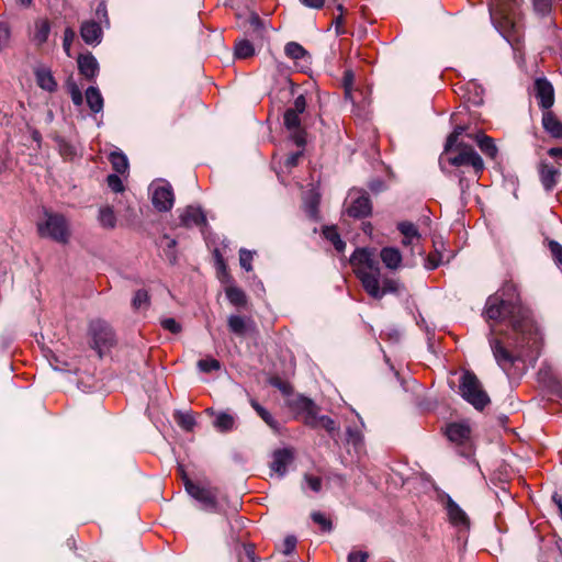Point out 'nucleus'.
<instances>
[{
	"instance_id": "obj_1",
	"label": "nucleus",
	"mask_w": 562,
	"mask_h": 562,
	"mask_svg": "<svg viewBox=\"0 0 562 562\" xmlns=\"http://www.w3.org/2000/svg\"><path fill=\"white\" fill-rule=\"evenodd\" d=\"M483 316L494 323L490 325L488 342L504 372L508 373L517 361L531 363L538 359L542 337L512 279L487 297Z\"/></svg>"
},
{
	"instance_id": "obj_2",
	"label": "nucleus",
	"mask_w": 562,
	"mask_h": 562,
	"mask_svg": "<svg viewBox=\"0 0 562 562\" xmlns=\"http://www.w3.org/2000/svg\"><path fill=\"white\" fill-rule=\"evenodd\" d=\"M350 263L360 279L366 292L373 299H382L383 291L380 285V265L372 251L367 248H358L353 251Z\"/></svg>"
},
{
	"instance_id": "obj_3",
	"label": "nucleus",
	"mask_w": 562,
	"mask_h": 562,
	"mask_svg": "<svg viewBox=\"0 0 562 562\" xmlns=\"http://www.w3.org/2000/svg\"><path fill=\"white\" fill-rule=\"evenodd\" d=\"M463 132L464 128L462 126H457L448 136L445 145V153L448 156L447 160L451 166L454 167H472L474 177L477 180L479 176L484 169V162L481 156L474 150L472 146L462 142L458 143V138L460 135H462Z\"/></svg>"
},
{
	"instance_id": "obj_4",
	"label": "nucleus",
	"mask_w": 562,
	"mask_h": 562,
	"mask_svg": "<svg viewBox=\"0 0 562 562\" xmlns=\"http://www.w3.org/2000/svg\"><path fill=\"white\" fill-rule=\"evenodd\" d=\"M44 218L36 223L41 238H48L59 244H67L70 238L69 222L65 215L44 209Z\"/></svg>"
},
{
	"instance_id": "obj_5",
	"label": "nucleus",
	"mask_w": 562,
	"mask_h": 562,
	"mask_svg": "<svg viewBox=\"0 0 562 562\" xmlns=\"http://www.w3.org/2000/svg\"><path fill=\"white\" fill-rule=\"evenodd\" d=\"M306 99L303 94L295 98L293 106L286 109L283 115V124L290 132L291 139L294 144L304 148L306 144V132L301 126V114L305 112Z\"/></svg>"
},
{
	"instance_id": "obj_6",
	"label": "nucleus",
	"mask_w": 562,
	"mask_h": 562,
	"mask_svg": "<svg viewBox=\"0 0 562 562\" xmlns=\"http://www.w3.org/2000/svg\"><path fill=\"white\" fill-rule=\"evenodd\" d=\"M266 29L258 14L251 13L247 20L246 34L250 40H240L235 45V56L237 58H248L255 54L254 43L262 42Z\"/></svg>"
},
{
	"instance_id": "obj_7",
	"label": "nucleus",
	"mask_w": 562,
	"mask_h": 562,
	"mask_svg": "<svg viewBox=\"0 0 562 562\" xmlns=\"http://www.w3.org/2000/svg\"><path fill=\"white\" fill-rule=\"evenodd\" d=\"M459 390L461 396L479 411H482L490 403L487 393L473 372L465 371L462 374Z\"/></svg>"
},
{
	"instance_id": "obj_8",
	"label": "nucleus",
	"mask_w": 562,
	"mask_h": 562,
	"mask_svg": "<svg viewBox=\"0 0 562 562\" xmlns=\"http://www.w3.org/2000/svg\"><path fill=\"white\" fill-rule=\"evenodd\" d=\"M88 333L91 337L90 346L92 349L97 350L100 358H102L104 350L110 349L116 342L115 334L105 321H91Z\"/></svg>"
},
{
	"instance_id": "obj_9",
	"label": "nucleus",
	"mask_w": 562,
	"mask_h": 562,
	"mask_svg": "<svg viewBox=\"0 0 562 562\" xmlns=\"http://www.w3.org/2000/svg\"><path fill=\"white\" fill-rule=\"evenodd\" d=\"M183 481L186 491L191 497L200 502L205 509L214 513L218 512V490L216 487L202 486L193 483L186 474H183Z\"/></svg>"
},
{
	"instance_id": "obj_10",
	"label": "nucleus",
	"mask_w": 562,
	"mask_h": 562,
	"mask_svg": "<svg viewBox=\"0 0 562 562\" xmlns=\"http://www.w3.org/2000/svg\"><path fill=\"white\" fill-rule=\"evenodd\" d=\"M151 203L158 212H168L175 203L172 187L167 181L155 182L150 186Z\"/></svg>"
},
{
	"instance_id": "obj_11",
	"label": "nucleus",
	"mask_w": 562,
	"mask_h": 562,
	"mask_svg": "<svg viewBox=\"0 0 562 562\" xmlns=\"http://www.w3.org/2000/svg\"><path fill=\"white\" fill-rule=\"evenodd\" d=\"M346 212L353 218L369 216L372 212V204L368 193L363 190H351L348 194Z\"/></svg>"
},
{
	"instance_id": "obj_12",
	"label": "nucleus",
	"mask_w": 562,
	"mask_h": 562,
	"mask_svg": "<svg viewBox=\"0 0 562 562\" xmlns=\"http://www.w3.org/2000/svg\"><path fill=\"white\" fill-rule=\"evenodd\" d=\"M539 180L547 192H552L561 177V170L552 164L541 160L538 165Z\"/></svg>"
},
{
	"instance_id": "obj_13",
	"label": "nucleus",
	"mask_w": 562,
	"mask_h": 562,
	"mask_svg": "<svg viewBox=\"0 0 562 562\" xmlns=\"http://www.w3.org/2000/svg\"><path fill=\"white\" fill-rule=\"evenodd\" d=\"M535 95L541 109L548 111L552 108L554 103V89L547 78H537L535 80Z\"/></svg>"
},
{
	"instance_id": "obj_14",
	"label": "nucleus",
	"mask_w": 562,
	"mask_h": 562,
	"mask_svg": "<svg viewBox=\"0 0 562 562\" xmlns=\"http://www.w3.org/2000/svg\"><path fill=\"white\" fill-rule=\"evenodd\" d=\"M52 32V23L47 18H36L29 31L30 41L36 46L47 43Z\"/></svg>"
},
{
	"instance_id": "obj_15",
	"label": "nucleus",
	"mask_w": 562,
	"mask_h": 562,
	"mask_svg": "<svg viewBox=\"0 0 562 562\" xmlns=\"http://www.w3.org/2000/svg\"><path fill=\"white\" fill-rule=\"evenodd\" d=\"M180 224L187 228L205 226L206 216L200 207L189 205L179 215Z\"/></svg>"
},
{
	"instance_id": "obj_16",
	"label": "nucleus",
	"mask_w": 562,
	"mask_h": 562,
	"mask_svg": "<svg viewBox=\"0 0 562 562\" xmlns=\"http://www.w3.org/2000/svg\"><path fill=\"white\" fill-rule=\"evenodd\" d=\"M446 509L449 517V521L462 529H468L470 520L465 512L450 497L447 496Z\"/></svg>"
},
{
	"instance_id": "obj_17",
	"label": "nucleus",
	"mask_w": 562,
	"mask_h": 562,
	"mask_svg": "<svg viewBox=\"0 0 562 562\" xmlns=\"http://www.w3.org/2000/svg\"><path fill=\"white\" fill-rule=\"evenodd\" d=\"M295 406L300 413L304 415V423L308 427L316 428L318 415V406L307 397H299Z\"/></svg>"
},
{
	"instance_id": "obj_18",
	"label": "nucleus",
	"mask_w": 562,
	"mask_h": 562,
	"mask_svg": "<svg viewBox=\"0 0 562 562\" xmlns=\"http://www.w3.org/2000/svg\"><path fill=\"white\" fill-rule=\"evenodd\" d=\"M295 406L300 413L304 415V423L308 427L316 428L318 415V406L307 397H299Z\"/></svg>"
},
{
	"instance_id": "obj_19",
	"label": "nucleus",
	"mask_w": 562,
	"mask_h": 562,
	"mask_svg": "<svg viewBox=\"0 0 562 562\" xmlns=\"http://www.w3.org/2000/svg\"><path fill=\"white\" fill-rule=\"evenodd\" d=\"M293 451L289 448L278 449L272 454L271 470L279 476L286 473L288 465L293 461Z\"/></svg>"
},
{
	"instance_id": "obj_20",
	"label": "nucleus",
	"mask_w": 562,
	"mask_h": 562,
	"mask_svg": "<svg viewBox=\"0 0 562 562\" xmlns=\"http://www.w3.org/2000/svg\"><path fill=\"white\" fill-rule=\"evenodd\" d=\"M79 72L87 79L93 80L99 72V63L91 53L79 55L78 59Z\"/></svg>"
},
{
	"instance_id": "obj_21",
	"label": "nucleus",
	"mask_w": 562,
	"mask_h": 562,
	"mask_svg": "<svg viewBox=\"0 0 562 562\" xmlns=\"http://www.w3.org/2000/svg\"><path fill=\"white\" fill-rule=\"evenodd\" d=\"M80 35L88 45H97L102 38V29L95 21H85L80 26Z\"/></svg>"
},
{
	"instance_id": "obj_22",
	"label": "nucleus",
	"mask_w": 562,
	"mask_h": 562,
	"mask_svg": "<svg viewBox=\"0 0 562 562\" xmlns=\"http://www.w3.org/2000/svg\"><path fill=\"white\" fill-rule=\"evenodd\" d=\"M490 14L493 24L505 36L514 27V22L502 9L490 7Z\"/></svg>"
},
{
	"instance_id": "obj_23",
	"label": "nucleus",
	"mask_w": 562,
	"mask_h": 562,
	"mask_svg": "<svg viewBox=\"0 0 562 562\" xmlns=\"http://www.w3.org/2000/svg\"><path fill=\"white\" fill-rule=\"evenodd\" d=\"M397 229L403 235L402 245L405 247L414 246L420 240V234L416 225L408 221L397 224Z\"/></svg>"
},
{
	"instance_id": "obj_24",
	"label": "nucleus",
	"mask_w": 562,
	"mask_h": 562,
	"mask_svg": "<svg viewBox=\"0 0 562 562\" xmlns=\"http://www.w3.org/2000/svg\"><path fill=\"white\" fill-rule=\"evenodd\" d=\"M542 127L553 138H562V122L548 110L542 113Z\"/></svg>"
},
{
	"instance_id": "obj_25",
	"label": "nucleus",
	"mask_w": 562,
	"mask_h": 562,
	"mask_svg": "<svg viewBox=\"0 0 562 562\" xmlns=\"http://www.w3.org/2000/svg\"><path fill=\"white\" fill-rule=\"evenodd\" d=\"M471 429L462 423H453L447 427L446 435L448 439L456 443H463L470 438Z\"/></svg>"
},
{
	"instance_id": "obj_26",
	"label": "nucleus",
	"mask_w": 562,
	"mask_h": 562,
	"mask_svg": "<svg viewBox=\"0 0 562 562\" xmlns=\"http://www.w3.org/2000/svg\"><path fill=\"white\" fill-rule=\"evenodd\" d=\"M252 323L251 318L232 314L227 318V327L229 331L236 336L244 337Z\"/></svg>"
},
{
	"instance_id": "obj_27",
	"label": "nucleus",
	"mask_w": 562,
	"mask_h": 562,
	"mask_svg": "<svg viewBox=\"0 0 562 562\" xmlns=\"http://www.w3.org/2000/svg\"><path fill=\"white\" fill-rule=\"evenodd\" d=\"M381 260L391 270H396L402 263V254L395 247H384L380 252Z\"/></svg>"
},
{
	"instance_id": "obj_28",
	"label": "nucleus",
	"mask_w": 562,
	"mask_h": 562,
	"mask_svg": "<svg viewBox=\"0 0 562 562\" xmlns=\"http://www.w3.org/2000/svg\"><path fill=\"white\" fill-rule=\"evenodd\" d=\"M36 83L43 90L53 92L57 88V82L47 68H38L35 70Z\"/></svg>"
},
{
	"instance_id": "obj_29",
	"label": "nucleus",
	"mask_w": 562,
	"mask_h": 562,
	"mask_svg": "<svg viewBox=\"0 0 562 562\" xmlns=\"http://www.w3.org/2000/svg\"><path fill=\"white\" fill-rule=\"evenodd\" d=\"M86 102L93 113H99L103 110L104 101L100 90L97 87H89L85 93Z\"/></svg>"
},
{
	"instance_id": "obj_30",
	"label": "nucleus",
	"mask_w": 562,
	"mask_h": 562,
	"mask_svg": "<svg viewBox=\"0 0 562 562\" xmlns=\"http://www.w3.org/2000/svg\"><path fill=\"white\" fill-rule=\"evenodd\" d=\"M475 140L479 148L485 156L492 159L496 158L498 150L492 137L485 134H477L475 136Z\"/></svg>"
},
{
	"instance_id": "obj_31",
	"label": "nucleus",
	"mask_w": 562,
	"mask_h": 562,
	"mask_svg": "<svg viewBox=\"0 0 562 562\" xmlns=\"http://www.w3.org/2000/svg\"><path fill=\"white\" fill-rule=\"evenodd\" d=\"M225 294L229 303L236 307H244L247 304V296L238 286H227L225 289Z\"/></svg>"
},
{
	"instance_id": "obj_32",
	"label": "nucleus",
	"mask_w": 562,
	"mask_h": 562,
	"mask_svg": "<svg viewBox=\"0 0 562 562\" xmlns=\"http://www.w3.org/2000/svg\"><path fill=\"white\" fill-rule=\"evenodd\" d=\"M323 234L329 240L338 252H342L346 248V243L340 238L336 227H325Z\"/></svg>"
},
{
	"instance_id": "obj_33",
	"label": "nucleus",
	"mask_w": 562,
	"mask_h": 562,
	"mask_svg": "<svg viewBox=\"0 0 562 562\" xmlns=\"http://www.w3.org/2000/svg\"><path fill=\"white\" fill-rule=\"evenodd\" d=\"M99 222L104 228H114L116 225V216L111 206L101 207L99 211Z\"/></svg>"
},
{
	"instance_id": "obj_34",
	"label": "nucleus",
	"mask_w": 562,
	"mask_h": 562,
	"mask_svg": "<svg viewBox=\"0 0 562 562\" xmlns=\"http://www.w3.org/2000/svg\"><path fill=\"white\" fill-rule=\"evenodd\" d=\"M250 405L270 428L278 429V422L263 406L254 398L250 400Z\"/></svg>"
},
{
	"instance_id": "obj_35",
	"label": "nucleus",
	"mask_w": 562,
	"mask_h": 562,
	"mask_svg": "<svg viewBox=\"0 0 562 562\" xmlns=\"http://www.w3.org/2000/svg\"><path fill=\"white\" fill-rule=\"evenodd\" d=\"M214 426L222 432L231 431L234 429L235 418L227 413H221L216 416Z\"/></svg>"
},
{
	"instance_id": "obj_36",
	"label": "nucleus",
	"mask_w": 562,
	"mask_h": 562,
	"mask_svg": "<svg viewBox=\"0 0 562 562\" xmlns=\"http://www.w3.org/2000/svg\"><path fill=\"white\" fill-rule=\"evenodd\" d=\"M110 162L117 173H124L128 169L127 158L122 153H112L110 155Z\"/></svg>"
},
{
	"instance_id": "obj_37",
	"label": "nucleus",
	"mask_w": 562,
	"mask_h": 562,
	"mask_svg": "<svg viewBox=\"0 0 562 562\" xmlns=\"http://www.w3.org/2000/svg\"><path fill=\"white\" fill-rule=\"evenodd\" d=\"M284 53L291 59H302L307 55V52L302 45L296 42H289L284 47Z\"/></svg>"
},
{
	"instance_id": "obj_38",
	"label": "nucleus",
	"mask_w": 562,
	"mask_h": 562,
	"mask_svg": "<svg viewBox=\"0 0 562 562\" xmlns=\"http://www.w3.org/2000/svg\"><path fill=\"white\" fill-rule=\"evenodd\" d=\"M177 424L187 431H191L195 426V419L194 416L190 413H181L178 412L175 415Z\"/></svg>"
},
{
	"instance_id": "obj_39",
	"label": "nucleus",
	"mask_w": 562,
	"mask_h": 562,
	"mask_svg": "<svg viewBox=\"0 0 562 562\" xmlns=\"http://www.w3.org/2000/svg\"><path fill=\"white\" fill-rule=\"evenodd\" d=\"M198 369L201 372L210 373L221 369V362L215 358H205L198 361Z\"/></svg>"
},
{
	"instance_id": "obj_40",
	"label": "nucleus",
	"mask_w": 562,
	"mask_h": 562,
	"mask_svg": "<svg viewBox=\"0 0 562 562\" xmlns=\"http://www.w3.org/2000/svg\"><path fill=\"white\" fill-rule=\"evenodd\" d=\"M551 257L559 268H562V245L553 239L547 240Z\"/></svg>"
},
{
	"instance_id": "obj_41",
	"label": "nucleus",
	"mask_w": 562,
	"mask_h": 562,
	"mask_svg": "<svg viewBox=\"0 0 562 562\" xmlns=\"http://www.w3.org/2000/svg\"><path fill=\"white\" fill-rule=\"evenodd\" d=\"M312 520L317 524L321 529L325 532H330L333 530V522L329 518H327L323 513L321 512H313L311 514Z\"/></svg>"
},
{
	"instance_id": "obj_42",
	"label": "nucleus",
	"mask_w": 562,
	"mask_h": 562,
	"mask_svg": "<svg viewBox=\"0 0 562 562\" xmlns=\"http://www.w3.org/2000/svg\"><path fill=\"white\" fill-rule=\"evenodd\" d=\"M317 427L324 428L330 436H334L335 432L338 430V426H337L336 422L326 415H322V416L317 417L316 428Z\"/></svg>"
},
{
	"instance_id": "obj_43",
	"label": "nucleus",
	"mask_w": 562,
	"mask_h": 562,
	"mask_svg": "<svg viewBox=\"0 0 562 562\" xmlns=\"http://www.w3.org/2000/svg\"><path fill=\"white\" fill-rule=\"evenodd\" d=\"M149 294L146 290H137L134 294L132 305L135 310L147 307L149 305Z\"/></svg>"
},
{
	"instance_id": "obj_44",
	"label": "nucleus",
	"mask_w": 562,
	"mask_h": 562,
	"mask_svg": "<svg viewBox=\"0 0 562 562\" xmlns=\"http://www.w3.org/2000/svg\"><path fill=\"white\" fill-rule=\"evenodd\" d=\"M553 0H532L533 10L540 16H547L552 11Z\"/></svg>"
},
{
	"instance_id": "obj_45",
	"label": "nucleus",
	"mask_w": 562,
	"mask_h": 562,
	"mask_svg": "<svg viewBox=\"0 0 562 562\" xmlns=\"http://www.w3.org/2000/svg\"><path fill=\"white\" fill-rule=\"evenodd\" d=\"M11 36V29L8 22H0V50L8 47Z\"/></svg>"
},
{
	"instance_id": "obj_46",
	"label": "nucleus",
	"mask_w": 562,
	"mask_h": 562,
	"mask_svg": "<svg viewBox=\"0 0 562 562\" xmlns=\"http://www.w3.org/2000/svg\"><path fill=\"white\" fill-rule=\"evenodd\" d=\"M252 259L254 252L244 248L239 250V263L248 272L252 270Z\"/></svg>"
},
{
	"instance_id": "obj_47",
	"label": "nucleus",
	"mask_w": 562,
	"mask_h": 562,
	"mask_svg": "<svg viewBox=\"0 0 562 562\" xmlns=\"http://www.w3.org/2000/svg\"><path fill=\"white\" fill-rule=\"evenodd\" d=\"M160 325L165 330H168L172 334H179L182 330V326L180 323H178L175 318L168 317L162 318L160 321Z\"/></svg>"
},
{
	"instance_id": "obj_48",
	"label": "nucleus",
	"mask_w": 562,
	"mask_h": 562,
	"mask_svg": "<svg viewBox=\"0 0 562 562\" xmlns=\"http://www.w3.org/2000/svg\"><path fill=\"white\" fill-rule=\"evenodd\" d=\"M76 37V33L71 27H66L64 31V37H63V48L67 56H70V49L71 45L74 43V40Z\"/></svg>"
},
{
	"instance_id": "obj_49",
	"label": "nucleus",
	"mask_w": 562,
	"mask_h": 562,
	"mask_svg": "<svg viewBox=\"0 0 562 562\" xmlns=\"http://www.w3.org/2000/svg\"><path fill=\"white\" fill-rule=\"evenodd\" d=\"M106 183L113 192L119 193L124 190V186H123L121 178L115 173L108 176Z\"/></svg>"
},
{
	"instance_id": "obj_50",
	"label": "nucleus",
	"mask_w": 562,
	"mask_h": 562,
	"mask_svg": "<svg viewBox=\"0 0 562 562\" xmlns=\"http://www.w3.org/2000/svg\"><path fill=\"white\" fill-rule=\"evenodd\" d=\"M69 93L71 97V101L75 105L79 106L82 104L83 95L81 93V90L79 89V87L76 83H71L69 86Z\"/></svg>"
},
{
	"instance_id": "obj_51",
	"label": "nucleus",
	"mask_w": 562,
	"mask_h": 562,
	"mask_svg": "<svg viewBox=\"0 0 562 562\" xmlns=\"http://www.w3.org/2000/svg\"><path fill=\"white\" fill-rule=\"evenodd\" d=\"M441 262V255L438 252L429 254L425 260V268L427 270H435Z\"/></svg>"
},
{
	"instance_id": "obj_52",
	"label": "nucleus",
	"mask_w": 562,
	"mask_h": 562,
	"mask_svg": "<svg viewBox=\"0 0 562 562\" xmlns=\"http://www.w3.org/2000/svg\"><path fill=\"white\" fill-rule=\"evenodd\" d=\"M304 481L306 482L307 486L313 491L318 493L322 490V479L318 476L305 474Z\"/></svg>"
},
{
	"instance_id": "obj_53",
	"label": "nucleus",
	"mask_w": 562,
	"mask_h": 562,
	"mask_svg": "<svg viewBox=\"0 0 562 562\" xmlns=\"http://www.w3.org/2000/svg\"><path fill=\"white\" fill-rule=\"evenodd\" d=\"M58 147L61 156L66 158H71L76 155L75 148L64 139L58 140Z\"/></svg>"
},
{
	"instance_id": "obj_54",
	"label": "nucleus",
	"mask_w": 562,
	"mask_h": 562,
	"mask_svg": "<svg viewBox=\"0 0 562 562\" xmlns=\"http://www.w3.org/2000/svg\"><path fill=\"white\" fill-rule=\"evenodd\" d=\"M337 10L340 12V14L337 18H335V20H334L335 31H336L337 35H341V34L346 33V31L342 26L344 25V16H342L344 7H342V4H338Z\"/></svg>"
},
{
	"instance_id": "obj_55",
	"label": "nucleus",
	"mask_w": 562,
	"mask_h": 562,
	"mask_svg": "<svg viewBox=\"0 0 562 562\" xmlns=\"http://www.w3.org/2000/svg\"><path fill=\"white\" fill-rule=\"evenodd\" d=\"M302 156H303V148H301V150H297L296 153L290 154L284 161V166L289 169L297 166Z\"/></svg>"
},
{
	"instance_id": "obj_56",
	"label": "nucleus",
	"mask_w": 562,
	"mask_h": 562,
	"mask_svg": "<svg viewBox=\"0 0 562 562\" xmlns=\"http://www.w3.org/2000/svg\"><path fill=\"white\" fill-rule=\"evenodd\" d=\"M296 547V538L294 536L285 537L283 541V553L285 555L291 554Z\"/></svg>"
},
{
	"instance_id": "obj_57",
	"label": "nucleus",
	"mask_w": 562,
	"mask_h": 562,
	"mask_svg": "<svg viewBox=\"0 0 562 562\" xmlns=\"http://www.w3.org/2000/svg\"><path fill=\"white\" fill-rule=\"evenodd\" d=\"M398 284L396 281L392 279H384L382 281L381 291H383V295L386 293H394L397 291Z\"/></svg>"
},
{
	"instance_id": "obj_58",
	"label": "nucleus",
	"mask_w": 562,
	"mask_h": 562,
	"mask_svg": "<svg viewBox=\"0 0 562 562\" xmlns=\"http://www.w3.org/2000/svg\"><path fill=\"white\" fill-rule=\"evenodd\" d=\"M271 385L279 389L283 394H289L291 392V386L288 382L282 381L279 378H273L270 381Z\"/></svg>"
},
{
	"instance_id": "obj_59",
	"label": "nucleus",
	"mask_w": 562,
	"mask_h": 562,
	"mask_svg": "<svg viewBox=\"0 0 562 562\" xmlns=\"http://www.w3.org/2000/svg\"><path fill=\"white\" fill-rule=\"evenodd\" d=\"M347 439L349 442L353 443L355 446L359 445L361 442V434L356 428H347Z\"/></svg>"
},
{
	"instance_id": "obj_60",
	"label": "nucleus",
	"mask_w": 562,
	"mask_h": 562,
	"mask_svg": "<svg viewBox=\"0 0 562 562\" xmlns=\"http://www.w3.org/2000/svg\"><path fill=\"white\" fill-rule=\"evenodd\" d=\"M369 554L363 551H353L348 554V562H367Z\"/></svg>"
},
{
	"instance_id": "obj_61",
	"label": "nucleus",
	"mask_w": 562,
	"mask_h": 562,
	"mask_svg": "<svg viewBox=\"0 0 562 562\" xmlns=\"http://www.w3.org/2000/svg\"><path fill=\"white\" fill-rule=\"evenodd\" d=\"M345 97L346 99H349L353 102V98L351 94V81H352V74L350 71L345 72Z\"/></svg>"
},
{
	"instance_id": "obj_62",
	"label": "nucleus",
	"mask_w": 562,
	"mask_h": 562,
	"mask_svg": "<svg viewBox=\"0 0 562 562\" xmlns=\"http://www.w3.org/2000/svg\"><path fill=\"white\" fill-rule=\"evenodd\" d=\"M300 2L311 9H322L325 4V0H300Z\"/></svg>"
},
{
	"instance_id": "obj_63",
	"label": "nucleus",
	"mask_w": 562,
	"mask_h": 562,
	"mask_svg": "<svg viewBox=\"0 0 562 562\" xmlns=\"http://www.w3.org/2000/svg\"><path fill=\"white\" fill-rule=\"evenodd\" d=\"M456 177H458V179H459V186H460L461 192L464 193L470 187V181L463 176L462 171L456 172Z\"/></svg>"
},
{
	"instance_id": "obj_64",
	"label": "nucleus",
	"mask_w": 562,
	"mask_h": 562,
	"mask_svg": "<svg viewBox=\"0 0 562 562\" xmlns=\"http://www.w3.org/2000/svg\"><path fill=\"white\" fill-rule=\"evenodd\" d=\"M548 155L552 158L562 159V148L552 147L548 150Z\"/></svg>"
}]
</instances>
